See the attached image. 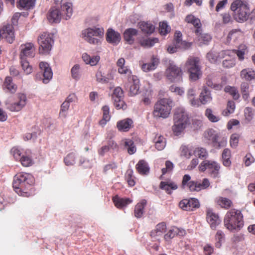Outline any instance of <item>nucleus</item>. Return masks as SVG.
<instances>
[{
	"mask_svg": "<svg viewBox=\"0 0 255 255\" xmlns=\"http://www.w3.org/2000/svg\"><path fill=\"white\" fill-rule=\"evenodd\" d=\"M187 127V125L183 124L173 122V125L172 127V130L175 135L179 136L183 133L184 131Z\"/></svg>",
	"mask_w": 255,
	"mask_h": 255,
	"instance_id": "e433bc0d",
	"label": "nucleus"
},
{
	"mask_svg": "<svg viewBox=\"0 0 255 255\" xmlns=\"http://www.w3.org/2000/svg\"><path fill=\"white\" fill-rule=\"evenodd\" d=\"M230 53V51H222L219 53L217 51L211 50L206 55L207 59L211 63H216L218 60L225 57L226 55H229Z\"/></svg>",
	"mask_w": 255,
	"mask_h": 255,
	"instance_id": "aec40b11",
	"label": "nucleus"
},
{
	"mask_svg": "<svg viewBox=\"0 0 255 255\" xmlns=\"http://www.w3.org/2000/svg\"><path fill=\"white\" fill-rule=\"evenodd\" d=\"M199 100L203 105L210 103L212 101V97L210 91L204 87L199 95Z\"/></svg>",
	"mask_w": 255,
	"mask_h": 255,
	"instance_id": "a878e982",
	"label": "nucleus"
},
{
	"mask_svg": "<svg viewBox=\"0 0 255 255\" xmlns=\"http://www.w3.org/2000/svg\"><path fill=\"white\" fill-rule=\"evenodd\" d=\"M160 188L165 190L167 193L171 194L172 190H176L178 186L176 184L172 181H161L160 184Z\"/></svg>",
	"mask_w": 255,
	"mask_h": 255,
	"instance_id": "473e14b6",
	"label": "nucleus"
},
{
	"mask_svg": "<svg viewBox=\"0 0 255 255\" xmlns=\"http://www.w3.org/2000/svg\"><path fill=\"white\" fill-rule=\"evenodd\" d=\"M205 114L208 120L211 122L216 123L220 120L219 117L214 115L213 111L210 108H207L206 110Z\"/></svg>",
	"mask_w": 255,
	"mask_h": 255,
	"instance_id": "13d9d810",
	"label": "nucleus"
},
{
	"mask_svg": "<svg viewBox=\"0 0 255 255\" xmlns=\"http://www.w3.org/2000/svg\"><path fill=\"white\" fill-rule=\"evenodd\" d=\"M79 164L84 168H91L93 165V161L81 157L79 161Z\"/></svg>",
	"mask_w": 255,
	"mask_h": 255,
	"instance_id": "774afa93",
	"label": "nucleus"
},
{
	"mask_svg": "<svg viewBox=\"0 0 255 255\" xmlns=\"http://www.w3.org/2000/svg\"><path fill=\"white\" fill-rule=\"evenodd\" d=\"M102 110L103 112V119L99 122V124L104 126L110 120L111 117L109 114L110 108L108 106H104Z\"/></svg>",
	"mask_w": 255,
	"mask_h": 255,
	"instance_id": "37998d69",
	"label": "nucleus"
},
{
	"mask_svg": "<svg viewBox=\"0 0 255 255\" xmlns=\"http://www.w3.org/2000/svg\"><path fill=\"white\" fill-rule=\"evenodd\" d=\"M21 63L22 68L26 74H29L32 72V67L26 59H21Z\"/></svg>",
	"mask_w": 255,
	"mask_h": 255,
	"instance_id": "338daca9",
	"label": "nucleus"
},
{
	"mask_svg": "<svg viewBox=\"0 0 255 255\" xmlns=\"http://www.w3.org/2000/svg\"><path fill=\"white\" fill-rule=\"evenodd\" d=\"M11 152L16 160H20L23 166L27 167L32 164V160L29 156L30 151H24L23 149L13 147Z\"/></svg>",
	"mask_w": 255,
	"mask_h": 255,
	"instance_id": "f8f14e48",
	"label": "nucleus"
},
{
	"mask_svg": "<svg viewBox=\"0 0 255 255\" xmlns=\"http://www.w3.org/2000/svg\"><path fill=\"white\" fill-rule=\"evenodd\" d=\"M201 31V30L198 34L196 33L198 35V38L200 45H201L202 44H208L212 39L211 35L207 33L202 34Z\"/></svg>",
	"mask_w": 255,
	"mask_h": 255,
	"instance_id": "49530a36",
	"label": "nucleus"
},
{
	"mask_svg": "<svg viewBox=\"0 0 255 255\" xmlns=\"http://www.w3.org/2000/svg\"><path fill=\"white\" fill-rule=\"evenodd\" d=\"M117 127L120 131H128L133 127V121L131 119L127 118L119 121Z\"/></svg>",
	"mask_w": 255,
	"mask_h": 255,
	"instance_id": "5701e85b",
	"label": "nucleus"
},
{
	"mask_svg": "<svg viewBox=\"0 0 255 255\" xmlns=\"http://www.w3.org/2000/svg\"><path fill=\"white\" fill-rule=\"evenodd\" d=\"M96 80L99 83L106 84L113 79V76L111 74L105 75L101 71H98L96 74Z\"/></svg>",
	"mask_w": 255,
	"mask_h": 255,
	"instance_id": "c9c22d12",
	"label": "nucleus"
},
{
	"mask_svg": "<svg viewBox=\"0 0 255 255\" xmlns=\"http://www.w3.org/2000/svg\"><path fill=\"white\" fill-rule=\"evenodd\" d=\"M204 138L209 142H216L219 138L217 134L214 133L212 129H209L206 131L204 134Z\"/></svg>",
	"mask_w": 255,
	"mask_h": 255,
	"instance_id": "c03bdc74",
	"label": "nucleus"
},
{
	"mask_svg": "<svg viewBox=\"0 0 255 255\" xmlns=\"http://www.w3.org/2000/svg\"><path fill=\"white\" fill-rule=\"evenodd\" d=\"M235 109V104L234 101H229L227 104V109L223 112V114L225 116H228L229 114L233 113Z\"/></svg>",
	"mask_w": 255,
	"mask_h": 255,
	"instance_id": "e2e57ef3",
	"label": "nucleus"
},
{
	"mask_svg": "<svg viewBox=\"0 0 255 255\" xmlns=\"http://www.w3.org/2000/svg\"><path fill=\"white\" fill-rule=\"evenodd\" d=\"M155 147L159 151L163 150L166 146V139L162 135L155 137Z\"/></svg>",
	"mask_w": 255,
	"mask_h": 255,
	"instance_id": "ea45409f",
	"label": "nucleus"
},
{
	"mask_svg": "<svg viewBox=\"0 0 255 255\" xmlns=\"http://www.w3.org/2000/svg\"><path fill=\"white\" fill-rule=\"evenodd\" d=\"M225 227L229 230H240L244 226L243 215L241 211L232 209L226 213L224 219Z\"/></svg>",
	"mask_w": 255,
	"mask_h": 255,
	"instance_id": "7ed1b4c3",
	"label": "nucleus"
},
{
	"mask_svg": "<svg viewBox=\"0 0 255 255\" xmlns=\"http://www.w3.org/2000/svg\"><path fill=\"white\" fill-rule=\"evenodd\" d=\"M143 98L142 101L143 104L145 105H148L150 104L152 97V91L151 89H146L142 94Z\"/></svg>",
	"mask_w": 255,
	"mask_h": 255,
	"instance_id": "09e8293b",
	"label": "nucleus"
},
{
	"mask_svg": "<svg viewBox=\"0 0 255 255\" xmlns=\"http://www.w3.org/2000/svg\"><path fill=\"white\" fill-rule=\"evenodd\" d=\"M113 200L118 208H122L132 202V200L129 198H122L117 196L114 197Z\"/></svg>",
	"mask_w": 255,
	"mask_h": 255,
	"instance_id": "72a5a7b5",
	"label": "nucleus"
},
{
	"mask_svg": "<svg viewBox=\"0 0 255 255\" xmlns=\"http://www.w3.org/2000/svg\"><path fill=\"white\" fill-rule=\"evenodd\" d=\"M106 36L108 42L114 45H117L121 39L120 34L112 28L108 29Z\"/></svg>",
	"mask_w": 255,
	"mask_h": 255,
	"instance_id": "412c9836",
	"label": "nucleus"
},
{
	"mask_svg": "<svg viewBox=\"0 0 255 255\" xmlns=\"http://www.w3.org/2000/svg\"><path fill=\"white\" fill-rule=\"evenodd\" d=\"M158 41L157 38H143L139 40V43L143 47H151L154 46L155 43L158 42Z\"/></svg>",
	"mask_w": 255,
	"mask_h": 255,
	"instance_id": "58836bf2",
	"label": "nucleus"
},
{
	"mask_svg": "<svg viewBox=\"0 0 255 255\" xmlns=\"http://www.w3.org/2000/svg\"><path fill=\"white\" fill-rule=\"evenodd\" d=\"M225 234L221 231L219 230L217 232L215 235V246L218 248H220L222 245L223 241H224Z\"/></svg>",
	"mask_w": 255,
	"mask_h": 255,
	"instance_id": "5fc2aeb1",
	"label": "nucleus"
},
{
	"mask_svg": "<svg viewBox=\"0 0 255 255\" xmlns=\"http://www.w3.org/2000/svg\"><path fill=\"white\" fill-rule=\"evenodd\" d=\"M173 122L187 126L190 124L188 114L184 108L179 107L176 109L173 115Z\"/></svg>",
	"mask_w": 255,
	"mask_h": 255,
	"instance_id": "4468645a",
	"label": "nucleus"
},
{
	"mask_svg": "<svg viewBox=\"0 0 255 255\" xmlns=\"http://www.w3.org/2000/svg\"><path fill=\"white\" fill-rule=\"evenodd\" d=\"M242 79L250 81L255 79V71L252 68L243 69L240 73Z\"/></svg>",
	"mask_w": 255,
	"mask_h": 255,
	"instance_id": "c85d7f7f",
	"label": "nucleus"
},
{
	"mask_svg": "<svg viewBox=\"0 0 255 255\" xmlns=\"http://www.w3.org/2000/svg\"><path fill=\"white\" fill-rule=\"evenodd\" d=\"M181 156L189 159L192 155V150L186 145H182L180 147Z\"/></svg>",
	"mask_w": 255,
	"mask_h": 255,
	"instance_id": "680f3d73",
	"label": "nucleus"
},
{
	"mask_svg": "<svg viewBox=\"0 0 255 255\" xmlns=\"http://www.w3.org/2000/svg\"><path fill=\"white\" fill-rule=\"evenodd\" d=\"M34 183V178L27 173H18L13 178V188L20 196L28 197L31 194L30 190Z\"/></svg>",
	"mask_w": 255,
	"mask_h": 255,
	"instance_id": "f257e3e1",
	"label": "nucleus"
},
{
	"mask_svg": "<svg viewBox=\"0 0 255 255\" xmlns=\"http://www.w3.org/2000/svg\"><path fill=\"white\" fill-rule=\"evenodd\" d=\"M206 219L210 227L213 230L216 229L217 227L221 223V220L219 216L213 211L211 209L207 210Z\"/></svg>",
	"mask_w": 255,
	"mask_h": 255,
	"instance_id": "6ab92c4d",
	"label": "nucleus"
},
{
	"mask_svg": "<svg viewBox=\"0 0 255 255\" xmlns=\"http://www.w3.org/2000/svg\"><path fill=\"white\" fill-rule=\"evenodd\" d=\"M40 72L35 76L36 81H42L44 84H47L51 80L53 76V72L49 64L45 62L39 63Z\"/></svg>",
	"mask_w": 255,
	"mask_h": 255,
	"instance_id": "1a4fd4ad",
	"label": "nucleus"
},
{
	"mask_svg": "<svg viewBox=\"0 0 255 255\" xmlns=\"http://www.w3.org/2000/svg\"><path fill=\"white\" fill-rule=\"evenodd\" d=\"M231 9L234 12L235 19L239 22L248 20L250 10L245 0H234L231 5Z\"/></svg>",
	"mask_w": 255,
	"mask_h": 255,
	"instance_id": "20e7f679",
	"label": "nucleus"
},
{
	"mask_svg": "<svg viewBox=\"0 0 255 255\" xmlns=\"http://www.w3.org/2000/svg\"><path fill=\"white\" fill-rule=\"evenodd\" d=\"M217 203L222 208L228 209L231 207L232 202L228 198L225 197H219L217 200Z\"/></svg>",
	"mask_w": 255,
	"mask_h": 255,
	"instance_id": "8fccbe9b",
	"label": "nucleus"
},
{
	"mask_svg": "<svg viewBox=\"0 0 255 255\" xmlns=\"http://www.w3.org/2000/svg\"><path fill=\"white\" fill-rule=\"evenodd\" d=\"M125 87L128 89V95L134 96L137 95L139 90V80L136 76H132L129 78L128 82L125 84Z\"/></svg>",
	"mask_w": 255,
	"mask_h": 255,
	"instance_id": "2eb2a0df",
	"label": "nucleus"
},
{
	"mask_svg": "<svg viewBox=\"0 0 255 255\" xmlns=\"http://www.w3.org/2000/svg\"><path fill=\"white\" fill-rule=\"evenodd\" d=\"M115 134V132L114 131L110 130L108 132L107 137L110 138V140L108 141L107 146L109 147V149L115 150L118 148L117 144L113 140L111 139V138Z\"/></svg>",
	"mask_w": 255,
	"mask_h": 255,
	"instance_id": "6e6d98bb",
	"label": "nucleus"
},
{
	"mask_svg": "<svg viewBox=\"0 0 255 255\" xmlns=\"http://www.w3.org/2000/svg\"><path fill=\"white\" fill-rule=\"evenodd\" d=\"M246 49V46L242 44L239 46L238 49L234 50V52L237 54L240 60L242 61L244 59V55Z\"/></svg>",
	"mask_w": 255,
	"mask_h": 255,
	"instance_id": "052dcab7",
	"label": "nucleus"
},
{
	"mask_svg": "<svg viewBox=\"0 0 255 255\" xmlns=\"http://www.w3.org/2000/svg\"><path fill=\"white\" fill-rule=\"evenodd\" d=\"M82 59L86 64H89L91 66H95L99 62L100 57L98 55L90 56L87 53H84L82 55Z\"/></svg>",
	"mask_w": 255,
	"mask_h": 255,
	"instance_id": "7c9ffc66",
	"label": "nucleus"
},
{
	"mask_svg": "<svg viewBox=\"0 0 255 255\" xmlns=\"http://www.w3.org/2000/svg\"><path fill=\"white\" fill-rule=\"evenodd\" d=\"M185 20L187 22L192 24L196 28L195 30L196 33L198 34L202 30L200 20L198 18H196L194 15H187L185 18Z\"/></svg>",
	"mask_w": 255,
	"mask_h": 255,
	"instance_id": "f704fd0d",
	"label": "nucleus"
},
{
	"mask_svg": "<svg viewBox=\"0 0 255 255\" xmlns=\"http://www.w3.org/2000/svg\"><path fill=\"white\" fill-rule=\"evenodd\" d=\"M186 233L185 230L176 227H172L168 233L164 235V239L168 241L173 238L176 236H183Z\"/></svg>",
	"mask_w": 255,
	"mask_h": 255,
	"instance_id": "b1692460",
	"label": "nucleus"
},
{
	"mask_svg": "<svg viewBox=\"0 0 255 255\" xmlns=\"http://www.w3.org/2000/svg\"><path fill=\"white\" fill-rule=\"evenodd\" d=\"M124 145L129 154H133L135 152L136 148L132 140L129 139H126L124 141Z\"/></svg>",
	"mask_w": 255,
	"mask_h": 255,
	"instance_id": "de8ad7c7",
	"label": "nucleus"
},
{
	"mask_svg": "<svg viewBox=\"0 0 255 255\" xmlns=\"http://www.w3.org/2000/svg\"><path fill=\"white\" fill-rule=\"evenodd\" d=\"M3 39L9 43L13 42L14 39V34L12 25L7 24L3 25L0 29V41Z\"/></svg>",
	"mask_w": 255,
	"mask_h": 255,
	"instance_id": "dca6fc26",
	"label": "nucleus"
},
{
	"mask_svg": "<svg viewBox=\"0 0 255 255\" xmlns=\"http://www.w3.org/2000/svg\"><path fill=\"white\" fill-rule=\"evenodd\" d=\"M138 34V30L135 28L127 29L124 33V39L129 44H132L134 41V37Z\"/></svg>",
	"mask_w": 255,
	"mask_h": 255,
	"instance_id": "393cba45",
	"label": "nucleus"
},
{
	"mask_svg": "<svg viewBox=\"0 0 255 255\" xmlns=\"http://www.w3.org/2000/svg\"><path fill=\"white\" fill-rule=\"evenodd\" d=\"M185 68L189 73L191 80L196 81L200 78L202 71L199 58L194 56L189 57L185 64Z\"/></svg>",
	"mask_w": 255,
	"mask_h": 255,
	"instance_id": "39448f33",
	"label": "nucleus"
},
{
	"mask_svg": "<svg viewBox=\"0 0 255 255\" xmlns=\"http://www.w3.org/2000/svg\"><path fill=\"white\" fill-rule=\"evenodd\" d=\"M138 26L144 33L150 34L155 30V26L149 22L141 21L138 23Z\"/></svg>",
	"mask_w": 255,
	"mask_h": 255,
	"instance_id": "bb28decb",
	"label": "nucleus"
},
{
	"mask_svg": "<svg viewBox=\"0 0 255 255\" xmlns=\"http://www.w3.org/2000/svg\"><path fill=\"white\" fill-rule=\"evenodd\" d=\"M104 34V29L96 27L85 29L82 32V38L88 43L94 45L101 44Z\"/></svg>",
	"mask_w": 255,
	"mask_h": 255,
	"instance_id": "423d86ee",
	"label": "nucleus"
},
{
	"mask_svg": "<svg viewBox=\"0 0 255 255\" xmlns=\"http://www.w3.org/2000/svg\"><path fill=\"white\" fill-rule=\"evenodd\" d=\"M159 63V59L152 56L150 63L143 64L141 66L142 70L145 72H148L154 70Z\"/></svg>",
	"mask_w": 255,
	"mask_h": 255,
	"instance_id": "c756f323",
	"label": "nucleus"
},
{
	"mask_svg": "<svg viewBox=\"0 0 255 255\" xmlns=\"http://www.w3.org/2000/svg\"><path fill=\"white\" fill-rule=\"evenodd\" d=\"M76 156L75 153L72 152L68 154L64 159V162L67 166H72L76 162Z\"/></svg>",
	"mask_w": 255,
	"mask_h": 255,
	"instance_id": "4d7b16f0",
	"label": "nucleus"
},
{
	"mask_svg": "<svg viewBox=\"0 0 255 255\" xmlns=\"http://www.w3.org/2000/svg\"><path fill=\"white\" fill-rule=\"evenodd\" d=\"M72 13V4L66 0H62L60 9L56 7H51L47 17L50 23H59L62 17L65 20L70 18Z\"/></svg>",
	"mask_w": 255,
	"mask_h": 255,
	"instance_id": "f03ea898",
	"label": "nucleus"
},
{
	"mask_svg": "<svg viewBox=\"0 0 255 255\" xmlns=\"http://www.w3.org/2000/svg\"><path fill=\"white\" fill-rule=\"evenodd\" d=\"M125 60L123 58H120L117 63V66H118V72L122 74H126L131 73L130 71L128 68L125 66Z\"/></svg>",
	"mask_w": 255,
	"mask_h": 255,
	"instance_id": "79ce46f5",
	"label": "nucleus"
},
{
	"mask_svg": "<svg viewBox=\"0 0 255 255\" xmlns=\"http://www.w3.org/2000/svg\"><path fill=\"white\" fill-rule=\"evenodd\" d=\"M170 31V27L165 21L159 23V31L161 34L166 35Z\"/></svg>",
	"mask_w": 255,
	"mask_h": 255,
	"instance_id": "0e129e2a",
	"label": "nucleus"
},
{
	"mask_svg": "<svg viewBox=\"0 0 255 255\" xmlns=\"http://www.w3.org/2000/svg\"><path fill=\"white\" fill-rule=\"evenodd\" d=\"M26 96L22 93H18L16 96L15 101L11 102L8 99L5 102L7 109L12 112H18L22 109L26 104Z\"/></svg>",
	"mask_w": 255,
	"mask_h": 255,
	"instance_id": "9d476101",
	"label": "nucleus"
},
{
	"mask_svg": "<svg viewBox=\"0 0 255 255\" xmlns=\"http://www.w3.org/2000/svg\"><path fill=\"white\" fill-rule=\"evenodd\" d=\"M35 48L32 43H27L20 46V57L21 59L33 58L35 56Z\"/></svg>",
	"mask_w": 255,
	"mask_h": 255,
	"instance_id": "f3484780",
	"label": "nucleus"
},
{
	"mask_svg": "<svg viewBox=\"0 0 255 255\" xmlns=\"http://www.w3.org/2000/svg\"><path fill=\"white\" fill-rule=\"evenodd\" d=\"M39 44V52L40 54H48L54 43L53 35L51 33L43 32L37 38Z\"/></svg>",
	"mask_w": 255,
	"mask_h": 255,
	"instance_id": "6e6552de",
	"label": "nucleus"
},
{
	"mask_svg": "<svg viewBox=\"0 0 255 255\" xmlns=\"http://www.w3.org/2000/svg\"><path fill=\"white\" fill-rule=\"evenodd\" d=\"M35 0H19L18 6L25 9H30L32 8L35 4Z\"/></svg>",
	"mask_w": 255,
	"mask_h": 255,
	"instance_id": "603ef678",
	"label": "nucleus"
},
{
	"mask_svg": "<svg viewBox=\"0 0 255 255\" xmlns=\"http://www.w3.org/2000/svg\"><path fill=\"white\" fill-rule=\"evenodd\" d=\"M172 101L170 99L163 98L159 100L154 106L153 117L155 118L166 119L170 114Z\"/></svg>",
	"mask_w": 255,
	"mask_h": 255,
	"instance_id": "0eeeda50",
	"label": "nucleus"
},
{
	"mask_svg": "<svg viewBox=\"0 0 255 255\" xmlns=\"http://www.w3.org/2000/svg\"><path fill=\"white\" fill-rule=\"evenodd\" d=\"M146 204V201L142 200L139 202L135 207L134 209V216L137 218L142 217L144 207Z\"/></svg>",
	"mask_w": 255,
	"mask_h": 255,
	"instance_id": "4c0bfd02",
	"label": "nucleus"
},
{
	"mask_svg": "<svg viewBox=\"0 0 255 255\" xmlns=\"http://www.w3.org/2000/svg\"><path fill=\"white\" fill-rule=\"evenodd\" d=\"M210 182L207 178H204L202 183L198 181H189L187 185L190 191H200L206 189L210 186Z\"/></svg>",
	"mask_w": 255,
	"mask_h": 255,
	"instance_id": "a211bd4d",
	"label": "nucleus"
},
{
	"mask_svg": "<svg viewBox=\"0 0 255 255\" xmlns=\"http://www.w3.org/2000/svg\"><path fill=\"white\" fill-rule=\"evenodd\" d=\"M72 78L75 81L80 80L81 77V67L79 64H75L71 69Z\"/></svg>",
	"mask_w": 255,
	"mask_h": 255,
	"instance_id": "a19ab883",
	"label": "nucleus"
},
{
	"mask_svg": "<svg viewBox=\"0 0 255 255\" xmlns=\"http://www.w3.org/2000/svg\"><path fill=\"white\" fill-rule=\"evenodd\" d=\"M241 31L237 29H233L229 33V34L227 37V39L228 41H231V40L235 41L238 37L241 35Z\"/></svg>",
	"mask_w": 255,
	"mask_h": 255,
	"instance_id": "69168bd1",
	"label": "nucleus"
},
{
	"mask_svg": "<svg viewBox=\"0 0 255 255\" xmlns=\"http://www.w3.org/2000/svg\"><path fill=\"white\" fill-rule=\"evenodd\" d=\"M199 168L202 171H204L206 169L209 170L211 171V175L213 177H216L219 173L220 166L216 161L205 160L201 162Z\"/></svg>",
	"mask_w": 255,
	"mask_h": 255,
	"instance_id": "ddd939ff",
	"label": "nucleus"
},
{
	"mask_svg": "<svg viewBox=\"0 0 255 255\" xmlns=\"http://www.w3.org/2000/svg\"><path fill=\"white\" fill-rule=\"evenodd\" d=\"M133 174V170L132 169H128L127 170L125 175L126 179L130 186H133L135 183Z\"/></svg>",
	"mask_w": 255,
	"mask_h": 255,
	"instance_id": "bf43d9fd",
	"label": "nucleus"
},
{
	"mask_svg": "<svg viewBox=\"0 0 255 255\" xmlns=\"http://www.w3.org/2000/svg\"><path fill=\"white\" fill-rule=\"evenodd\" d=\"M194 153L196 156L201 159H206L208 156V153L207 150L202 147L196 148L194 151Z\"/></svg>",
	"mask_w": 255,
	"mask_h": 255,
	"instance_id": "864d4df0",
	"label": "nucleus"
},
{
	"mask_svg": "<svg viewBox=\"0 0 255 255\" xmlns=\"http://www.w3.org/2000/svg\"><path fill=\"white\" fill-rule=\"evenodd\" d=\"M135 167L137 172L141 175H147L149 172V167L144 160H140Z\"/></svg>",
	"mask_w": 255,
	"mask_h": 255,
	"instance_id": "cd10ccee",
	"label": "nucleus"
},
{
	"mask_svg": "<svg viewBox=\"0 0 255 255\" xmlns=\"http://www.w3.org/2000/svg\"><path fill=\"white\" fill-rule=\"evenodd\" d=\"M224 91L226 93H229L232 96L235 100H237L240 97V94L237 89L235 87H232L230 86H227L224 89Z\"/></svg>",
	"mask_w": 255,
	"mask_h": 255,
	"instance_id": "3c124183",
	"label": "nucleus"
},
{
	"mask_svg": "<svg viewBox=\"0 0 255 255\" xmlns=\"http://www.w3.org/2000/svg\"><path fill=\"white\" fill-rule=\"evenodd\" d=\"M3 89L11 93H14L17 90V86L13 83L10 77H6L3 83Z\"/></svg>",
	"mask_w": 255,
	"mask_h": 255,
	"instance_id": "2f4dec72",
	"label": "nucleus"
},
{
	"mask_svg": "<svg viewBox=\"0 0 255 255\" xmlns=\"http://www.w3.org/2000/svg\"><path fill=\"white\" fill-rule=\"evenodd\" d=\"M231 156V152L228 148H225L222 153V157L223 159V164L227 167L231 165V161L230 158Z\"/></svg>",
	"mask_w": 255,
	"mask_h": 255,
	"instance_id": "a18cd8bd",
	"label": "nucleus"
},
{
	"mask_svg": "<svg viewBox=\"0 0 255 255\" xmlns=\"http://www.w3.org/2000/svg\"><path fill=\"white\" fill-rule=\"evenodd\" d=\"M165 74L169 80L175 82L181 80L183 73L180 67L176 66L173 62L170 61Z\"/></svg>",
	"mask_w": 255,
	"mask_h": 255,
	"instance_id": "9b49d317",
	"label": "nucleus"
},
{
	"mask_svg": "<svg viewBox=\"0 0 255 255\" xmlns=\"http://www.w3.org/2000/svg\"><path fill=\"white\" fill-rule=\"evenodd\" d=\"M166 230L165 224L163 222L160 223L156 226L155 229L151 232L150 235L155 241H159Z\"/></svg>",
	"mask_w": 255,
	"mask_h": 255,
	"instance_id": "4be33fe9",
	"label": "nucleus"
}]
</instances>
